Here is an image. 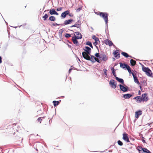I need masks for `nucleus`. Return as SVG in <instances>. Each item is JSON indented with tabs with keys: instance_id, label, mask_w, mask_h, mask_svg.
<instances>
[{
	"instance_id": "1",
	"label": "nucleus",
	"mask_w": 153,
	"mask_h": 153,
	"mask_svg": "<svg viewBox=\"0 0 153 153\" xmlns=\"http://www.w3.org/2000/svg\"><path fill=\"white\" fill-rule=\"evenodd\" d=\"M99 15L101 17L103 18V19L104 20L105 24L106 25V30H105V33L106 34L107 33V31H108V14L106 12H99Z\"/></svg>"
},
{
	"instance_id": "2",
	"label": "nucleus",
	"mask_w": 153,
	"mask_h": 153,
	"mask_svg": "<svg viewBox=\"0 0 153 153\" xmlns=\"http://www.w3.org/2000/svg\"><path fill=\"white\" fill-rule=\"evenodd\" d=\"M83 58L85 59L90 61L93 63L95 62H97L99 63H101V61L100 60L97 59L94 56L91 55V54L90 55H88L87 56H85Z\"/></svg>"
},
{
	"instance_id": "3",
	"label": "nucleus",
	"mask_w": 153,
	"mask_h": 153,
	"mask_svg": "<svg viewBox=\"0 0 153 153\" xmlns=\"http://www.w3.org/2000/svg\"><path fill=\"white\" fill-rule=\"evenodd\" d=\"M83 50L84 51L82 52V55L83 57H84L88 54L90 55L91 53V49L88 46H85V48H83Z\"/></svg>"
},
{
	"instance_id": "4",
	"label": "nucleus",
	"mask_w": 153,
	"mask_h": 153,
	"mask_svg": "<svg viewBox=\"0 0 153 153\" xmlns=\"http://www.w3.org/2000/svg\"><path fill=\"white\" fill-rule=\"evenodd\" d=\"M138 150L139 153H152L146 148L142 147L141 146H138L136 148Z\"/></svg>"
},
{
	"instance_id": "5",
	"label": "nucleus",
	"mask_w": 153,
	"mask_h": 153,
	"mask_svg": "<svg viewBox=\"0 0 153 153\" xmlns=\"http://www.w3.org/2000/svg\"><path fill=\"white\" fill-rule=\"evenodd\" d=\"M142 71L145 72L146 74L149 76L153 77V73L152 72L151 70L148 67H143Z\"/></svg>"
},
{
	"instance_id": "6",
	"label": "nucleus",
	"mask_w": 153,
	"mask_h": 153,
	"mask_svg": "<svg viewBox=\"0 0 153 153\" xmlns=\"http://www.w3.org/2000/svg\"><path fill=\"white\" fill-rule=\"evenodd\" d=\"M118 86H119L120 90L123 92H126L129 91L128 87L125 84L123 85L120 84Z\"/></svg>"
},
{
	"instance_id": "7",
	"label": "nucleus",
	"mask_w": 153,
	"mask_h": 153,
	"mask_svg": "<svg viewBox=\"0 0 153 153\" xmlns=\"http://www.w3.org/2000/svg\"><path fill=\"white\" fill-rule=\"evenodd\" d=\"M74 35V36L72 37V40L74 44L76 45H79V44L77 39H81L82 38V36H81L79 37H78V36H76L75 34Z\"/></svg>"
},
{
	"instance_id": "8",
	"label": "nucleus",
	"mask_w": 153,
	"mask_h": 153,
	"mask_svg": "<svg viewBox=\"0 0 153 153\" xmlns=\"http://www.w3.org/2000/svg\"><path fill=\"white\" fill-rule=\"evenodd\" d=\"M102 56L100 55L99 56V57H98V59L100 60L101 62L102 61L105 62L108 59V58L104 54V53H102L101 54Z\"/></svg>"
},
{
	"instance_id": "9",
	"label": "nucleus",
	"mask_w": 153,
	"mask_h": 153,
	"mask_svg": "<svg viewBox=\"0 0 153 153\" xmlns=\"http://www.w3.org/2000/svg\"><path fill=\"white\" fill-rule=\"evenodd\" d=\"M109 84L112 88L115 89L117 87V82L114 79L111 80L109 82Z\"/></svg>"
},
{
	"instance_id": "10",
	"label": "nucleus",
	"mask_w": 153,
	"mask_h": 153,
	"mask_svg": "<svg viewBox=\"0 0 153 153\" xmlns=\"http://www.w3.org/2000/svg\"><path fill=\"white\" fill-rule=\"evenodd\" d=\"M123 139L126 143H128L130 142L128 135L126 132H124L123 134Z\"/></svg>"
},
{
	"instance_id": "11",
	"label": "nucleus",
	"mask_w": 153,
	"mask_h": 153,
	"mask_svg": "<svg viewBox=\"0 0 153 153\" xmlns=\"http://www.w3.org/2000/svg\"><path fill=\"white\" fill-rule=\"evenodd\" d=\"M147 95L148 94L146 93H145L142 94L141 97H142V100L143 102H147L149 100V99Z\"/></svg>"
},
{
	"instance_id": "12",
	"label": "nucleus",
	"mask_w": 153,
	"mask_h": 153,
	"mask_svg": "<svg viewBox=\"0 0 153 153\" xmlns=\"http://www.w3.org/2000/svg\"><path fill=\"white\" fill-rule=\"evenodd\" d=\"M73 21V20L70 19L65 20L63 23L61 24V26H64L66 25L70 24Z\"/></svg>"
},
{
	"instance_id": "13",
	"label": "nucleus",
	"mask_w": 153,
	"mask_h": 153,
	"mask_svg": "<svg viewBox=\"0 0 153 153\" xmlns=\"http://www.w3.org/2000/svg\"><path fill=\"white\" fill-rule=\"evenodd\" d=\"M113 53L114 57L117 59L120 57V53L119 50H116L113 52Z\"/></svg>"
},
{
	"instance_id": "14",
	"label": "nucleus",
	"mask_w": 153,
	"mask_h": 153,
	"mask_svg": "<svg viewBox=\"0 0 153 153\" xmlns=\"http://www.w3.org/2000/svg\"><path fill=\"white\" fill-rule=\"evenodd\" d=\"M69 13V10H66L62 12L61 15V17L62 19H64L66 18L67 15Z\"/></svg>"
},
{
	"instance_id": "15",
	"label": "nucleus",
	"mask_w": 153,
	"mask_h": 153,
	"mask_svg": "<svg viewBox=\"0 0 153 153\" xmlns=\"http://www.w3.org/2000/svg\"><path fill=\"white\" fill-rule=\"evenodd\" d=\"M119 64L120 68L126 70L129 66L128 65L125 63H122L120 62Z\"/></svg>"
},
{
	"instance_id": "16",
	"label": "nucleus",
	"mask_w": 153,
	"mask_h": 153,
	"mask_svg": "<svg viewBox=\"0 0 153 153\" xmlns=\"http://www.w3.org/2000/svg\"><path fill=\"white\" fill-rule=\"evenodd\" d=\"M105 43L106 45H108L110 46H111L112 45L115 46V45H114L112 42L108 39H106L105 40Z\"/></svg>"
},
{
	"instance_id": "17",
	"label": "nucleus",
	"mask_w": 153,
	"mask_h": 153,
	"mask_svg": "<svg viewBox=\"0 0 153 153\" xmlns=\"http://www.w3.org/2000/svg\"><path fill=\"white\" fill-rule=\"evenodd\" d=\"M142 111L141 110H138L135 112V117L136 118H138L142 114Z\"/></svg>"
},
{
	"instance_id": "18",
	"label": "nucleus",
	"mask_w": 153,
	"mask_h": 153,
	"mask_svg": "<svg viewBox=\"0 0 153 153\" xmlns=\"http://www.w3.org/2000/svg\"><path fill=\"white\" fill-rule=\"evenodd\" d=\"M133 96V94L129 93H127L123 94V97L125 99H129L131 97Z\"/></svg>"
},
{
	"instance_id": "19",
	"label": "nucleus",
	"mask_w": 153,
	"mask_h": 153,
	"mask_svg": "<svg viewBox=\"0 0 153 153\" xmlns=\"http://www.w3.org/2000/svg\"><path fill=\"white\" fill-rule=\"evenodd\" d=\"M115 79L119 82L122 83V85L124 84H125L124 81L123 79L122 78H121L117 77H116Z\"/></svg>"
},
{
	"instance_id": "20",
	"label": "nucleus",
	"mask_w": 153,
	"mask_h": 153,
	"mask_svg": "<svg viewBox=\"0 0 153 153\" xmlns=\"http://www.w3.org/2000/svg\"><path fill=\"white\" fill-rule=\"evenodd\" d=\"M133 76L134 78V82L137 84L138 85H140V83L138 80L137 78L135 75L133 74Z\"/></svg>"
},
{
	"instance_id": "21",
	"label": "nucleus",
	"mask_w": 153,
	"mask_h": 153,
	"mask_svg": "<svg viewBox=\"0 0 153 153\" xmlns=\"http://www.w3.org/2000/svg\"><path fill=\"white\" fill-rule=\"evenodd\" d=\"M126 70H127L128 71L129 73L130 74H132V75L133 74H135V72H136V71H135L134 70L133 72H131L130 66H129V67H128V68Z\"/></svg>"
},
{
	"instance_id": "22",
	"label": "nucleus",
	"mask_w": 153,
	"mask_h": 153,
	"mask_svg": "<svg viewBox=\"0 0 153 153\" xmlns=\"http://www.w3.org/2000/svg\"><path fill=\"white\" fill-rule=\"evenodd\" d=\"M61 100H60L59 101L55 100L53 101V106H54V107H56L59 104L60 102H61Z\"/></svg>"
},
{
	"instance_id": "23",
	"label": "nucleus",
	"mask_w": 153,
	"mask_h": 153,
	"mask_svg": "<svg viewBox=\"0 0 153 153\" xmlns=\"http://www.w3.org/2000/svg\"><path fill=\"white\" fill-rule=\"evenodd\" d=\"M130 63L131 65L133 66L135 65L136 62L135 61L131 59L130 60Z\"/></svg>"
},
{
	"instance_id": "24",
	"label": "nucleus",
	"mask_w": 153,
	"mask_h": 153,
	"mask_svg": "<svg viewBox=\"0 0 153 153\" xmlns=\"http://www.w3.org/2000/svg\"><path fill=\"white\" fill-rule=\"evenodd\" d=\"M142 97H141V96H138L137 97V100H136V102L138 103H140L142 101Z\"/></svg>"
},
{
	"instance_id": "25",
	"label": "nucleus",
	"mask_w": 153,
	"mask_h": 153,
	"mask_svg": "<svg viewBox=\"0 0 153 153\" xmlns=\"http://www.w3.org/2000/svg\"><path fill=\"white\" fill-rule=\"evenodd\" d=\"M85 45L90 46L91 48H92V49L93 48L92 43L90 41H88L86 42L85 43Z\"/></svg>"
},
{
	"instance_id": "26",
	"label": "nucleus",
	"mask_w": 153,
	"mask_h": 153,
	"mask_svg": "<svg viewBox=\"0 0 153 153\" xmlns=\"http://www.w3.org/2000/svg\"><path fill=\"white\" fill-rule=\"evenodd\" d=\"M111 70L112 71V73L113 76L116 78V77H117V75L116 73L115 70L113 67H112L111 68Z\"/></svg>"
},
{
	"instance_id": "27",
	"label": "nucleus",
	"mask_w": 153,
	"mask_h": 153,
	"mask_svg": "<svg viewBox=\"0 0 153 153\" xmlns=\"http://www.w3.org/2000/svg\"><path fill=\"white\" fill-rule=\"evenodd\" d=\"M48 20L50 21L54 22L56 20V18L54 16H51L49 17V19Z\"/></svg>"
},
{
	"instance_id": "28",
	"label": "nucleus",
	"mask_w": 153,
	"mask_h": 153,
	"mask_svg": "<svg viewBox=\"0 0 153 153\" xmlns=\"http://www.w3.org/2000/svg\"><path fill=\"white\" fill-rule=\"evenodd\" d=\"M55 11V10L54 9H53L50 10L49 13L50 15H54V13Z\"/></svg>"
},
{
	"instance_id": "29",
	"label": "nucleus",
	"mask_w": 153,
	"mask_h": 153,
	"mask_svg": "<svg viewBox=\"0 0 153 153\" xmlns=\"http://www.w3.org/2000/svg\"><path fill=\"white\" fill-rule=\"evenodd\" d=\"M121 54L123 56L126 58H127L128 57V54L126 52L122 51Z\"/></svg>"
},
{
	"instance_id": "30",
	"label": "nucleus",
	"mask_w": 153,
	"mask_h": 153,
	"mask_svg": "<svg viewBox=\"0 0 153 153\" xmlns=\"http://www.w3.org/2000/svg\"><path fill=\"white\" fill-rule=\"evenodd\" d=\"M92 38L95 40V41H99V42H100L99 38L96 37L95 35L92 36Z\"/></svg>"
},
{
	"instance_id": "31",
	"label": "nucleus",
	"mask_w": 153,
	"mask_h": 153,
	"mask_svg": "<svg viewBox=\"0 0 153 153\" xmlns=\"http://www.w3.org/2000/svg\"><path fill=\"white\" fill-rule=\"evenodd\" d=\"M48 14L46 13L45 14V15L43 16L42 18L43 19V20L44 21H45L47 20V18H48Z\"/></svg>"
},
{
	"instance_id": "32",
	"label": "nucleus",
	"mask_w": 153,
	"mask_h": 153,
	"mask_svg": "<svg viewBox=\"0 0 153 153\" xmlns=\"http://www.w3.org/2000/svg\"><path fill=\"white\" fill-rule=\"evenodd\" d=\"M71 34L68 33H66L65 35V36L66 38H69L71 37Z\"/></svg>"
},
{
	"instance_id": "33",
	"label": "nucleus",
	"mask_w": 153,
	"mask_h": 153,
	"mask_svg": "<svg viewBox=\"0 0 153 153\" xmlns=\"http://www.w3.org/2000/svg\"><path fill=\"white\" fill-rule=\"evenodd\" d=\"M117 143L118 145L120 146H122L123 145V143L120 140H118Z\"/></svg>"
},
{
	"instance_id": "34",
	"label": "nucleus",
	"mask_w": 153,
	"mask_h": 153,
	"mask_svg": "<svg viewBox=\"0 0 153 153\" xmlns=\"http://www.w3.org/2000/svg\"><path fill=\"white\" fill-rule=\"evenodd\" d=\"M142 85L143 86H146L147 84L145 80H143L142 81Z\"/></svg>"
},
{
	"instance_id": "35",
	"label": "nucleus",
	"mask_w": 153,
	"mask_h": 153,
	"mask_svg": "<svg viewBox=\"0 0 153 153\" xmlns=\"http://www.w3.org/2000/svg\"><path fill=\"white\" fill-rule=\"evenodd\" d=\"M81 22H80V23H79L78 24H76V27L77 28H79L81 30Z\"/></svg>"
},
{
	"instance_id": "36",
	"label": "nucleus",
	"mask_w": 153,
	"mask_h": 153,
	"mask_svg": "<svg viewBox=\"0 0 153 153\" xmlns=\"http://www.w3.org/2000/svg\"><path fill=\"white\" fill-rule=\"evenodd\" d=\"M75 33L76 34V35H77V36H78V37H79L81 36H82V34L79 32L77 31L75 32Z\"/></svg>"
},
{
	"instance_id": "37",
	"label": "nucleus",
	"mask_w": 153,
	"mask_h": 153,
	"mask_svg": "<svg viewBox=\"0 0 153 153\" xmlns=\"http://www.w3.org/2000/svg\"><path fill=\"white\" fill-rule=\"evenodd\" d=\"M100 55V54L99 53H96L94 54V56L97 58H98V57H99V56Z\"/></svg>"
},
{
	"instance_id": "38",
	"label": "nucleus",
	"mask_w": 153,
	"mask_h": 153,
	"mask_svg": "<svg viewBox=\"0 0 153 153\" xmlns=\"http://www.w3.org/2000/svg\"><path fill=\"white\" fill-rule=\"evenodd\" d=\"M64 31V30L63 29L60 30L59 31V34H62V33Z\"/></svg>"
},
{
	"instance_id": "39",
	"label": "nucleus",
	"mask_w": 153,
	"mask_h": 153,
	"mask_svg": "<svg viewBox=\"0 0 153 153\" xmlns=\"http://www.w3.org/2000/svg\"><path fill=\"white\" fill-rule=\"evenodd\" d=\"M99 41H95L93 43V44L94 45L96 46H97V45L98 44V42Z\"/></svg>"
},
{
	"instance_id": "40",
	"label": "nucleus",
	"mask_w": 153,
	"mask_h": 153,
	"mask_svg": "<svg viewBox=\"0 0 153 153\" xmlns=\"http://www.w3.org/2000/svg\"><path fill=\"white\" fill-rule=\"evenodd\" d=\"M142 139L141 140L142 142L143 143H146V142L145 141V140H144V139H145V138L144 137H143V136H142Z\"/></svg>"
},
{
	"instance_id": "41",
	"label": "nucleus",
	"mask_w": 153,
	"mask_h": 153,
	"mask_svg": "<svg viewBox=\"0 0 153 153\" xmlns=\"http://www.w3.org/2000/svg\"><path fill=\"white\" fill-rule=\"evenodd\" d=\"M62 9V7H59L57 8L56 10L57 11H61Z\"/></svg>"
},
{
	"instance_id": "42",
	"label": "nucleus",
	"mask_w": 153,
	"mask_h": 153,
	"mask_svg": "<svg viewBox=\"0 0 153 153\" xmlns=\"http://www.w3.org/2000/svg\"><path fill=\"white\" fill-rule=\"evenodd\" d=\"M82 9V7H79V8H78V9H77L76 10V12H79L80 10H81Z\"/></svg>"
},
{
	"instance_id": "43",
	"label": "nucleus",
	"mask_w": 153,
	"mask_h": 153,
	"mask_svg": "<svg viewBox=\"0 0 153 153\" xmlns=\"http://www.w3.org/2000/svg\"><path fill=\"white\" fill-rule=\"evenodd\" d=\"M37 120L38 121L40 122V123H41V122L42 121V117H39L37 119Z\"/></svg>"
},
{
	"instance_id": "44",
	"label": "nucleus",
	"mask_w": 153,
	"mask_h": 153,
	"mask_svg": "<svg viewBox=\"0 0 153 153\" xmlns=\"http://www.w3.org/2000/svg\"><path fill=\"white\" fill-rule=\"evenodd\" d=\"M70 17H73V15L72 13H70V11L69 10V13L68 14Z\"/></svg>"
},
{
	"instance_id": "45",
	"label": "nucleus",
	"mask_w": 153,
	"mask_h": 153,
	"mask_svg": "<svg viewBox=\"0 0 153 153\" xmlns=\"http://www.w3.org/2000/svg\"><path fill=\"white\" fill-rule=\"evenodd\" d=\"M103 72H104V74H107V70H106V69L104 68L103 69Z\"/></svg>"
},
{
	"instance_id": "46",
	"label": "nucleus",
	"mask_w": 153,
	"mask_h": 153,
	"mask_svg": "<svg viewBox=\"0 0 153 153\" xmlns=\"http://www.w3.org/2000/svg\"><path fill=\"white\" fill-rule=\"evenodd\" d=\"M55 26L61 25V24H59L55 22Z\"/></svg>"
},
{
	"instance_id": "47",
	"label": "nucleus",
	"mask_w": 153,
	"mask_h": 153,
	"mask_svg": "<svg viewBox=\"0 0 153 153\" xmlns=\"http://www.w3.org/2000/svg\"><path fill=\"white\" fill-rule=\"evenodd\" d=\"M59 36L60 38H62V34H59Z\"/></svg>"
},
{
	"instance_id": "48",
	"label": "nucleus",
	"mask_w": 153,
	"mask_h": 153,
	"mask_svg": "<svg viewBox=\"0 0 153 153\" xmlns=\"http://www.w3.org/2000/svg\"><path fill=\"white\" fill-rule=\"evenodd\" d=\"M50 25L52 27H53V26H55V22L54 23H52V25Z\"/></svg>"
},
{
	"instance_id": "49",
	"label": "nucleus",
	"mask_w": 153,
	"mask_h": 153,
	"mask_svg": "<svg viewBox=\"0 0 153 153\" xmlns=\"http://www.w3.org/2000/svg\"><path fill=\"white\" fill-rule=\"evenodd\" d=\"M66 44L68 46V47L70 48H71V45H69V44L67 43Z\"/></svg>"
},
{
	"instance_id": "50",
	"label": "nucleus",
	"mask_w": 153,
	"mask_h": 153,
	"mask_svg": "<svg viewBox=\"0 0 153 153\" xmlns=\"http://www.w3.org/2000/svg\"><path fill=\"white\" fill-rule=\"evenodd\" d=\"M72 68H70L68 71V72L69 73H70L71 71V70H72Z\"/></svg>"
},
{
	"instance_id": "51",
	"label": "nucleus",
	"mask_w": 153,
	"mask_h": 153,
	"mask_svg": "<svg viewBox=\"0 0 153 153\" xmlns=\"http://www.w3.org/2000/svg\"><path fill=\"white\" fill-rule=\"evenodd\" d=\"M2 62V57L1 56H0V64Z\"/></svg>"
},
{
	"instance_id": "52",
	"label": "nucleus",
	"mask_w": 153,
	"mask_h": 153,
	"mask_svg": "<svg viewBox=\"0 0 153 153\" xmlns=\"http://www.w3.org/2000/svg\"><path fill=\"white\" fill-rule=\"evenodd\" d=\"M60 39L59 40L60 41H62L63 42H64L65 43V42H64V40H63L62 38H60Z\"/></svg>"
},
{
	"instance_id": "53",
	"label": "nucleus",
	"mask_w": 153,
	"mask_h": 153,
	"mask_svg": "<svg viewBox=\"0 0 153 153\" xmlns=\"http://www.w3.org/2000/svg\"><path fill=\"white\" fill-rule=\"evenodd\" d=\"M138 94L139 95H140L141 94V92L140 90L138 91Z\"/></svg>"
},
{
	"instance_id": "54",
	"label": "nucleus",
	"mask_w": 153,
	"mask_h": 153,
	"mask_svg": "<svg viewBox=\"0 0 153 153\" xmlns=\"http://www.w3.org/2000/svg\"><path fill=\"white\" fill-rule=\"evenodd\" d=\"M54 15H59V13L56 11L54 13Z\"/></svg>"
},
{
	"instance_id": "55",
	"label": "nucleus",
	"mask_w": 153,
	"mask_h": 153,
	"mask_svg": "<svg viewBox=\"0 0 153 153\" xmlns=\"http://www.w3.org/2000/svg\"><path fill=\"white\" fill-rule=\"evenodd\" d=\"M137 96L136 97H134L133 98V100H137Z\"/></svg>"
},
{
	"instance_id": "56",
	"label": "nucleus",
	"mask_w": 153,
	"mask_h": 153,
	"mask_svg": "<svg viewBox=\"0 0 153 153\" xmlns=\"http://www.w3.org/2000/svg\"><path fill=\"white\" fill-rule=\"evenodd\" d=\"M72 26H74V27H76V23L74 25H72Z\"/></svg>"
},
{
	"instance_id": "57",
	"label": "nucleus",
	"mask_w": 153,
	"mask_h": 153,
	"mask_svg": "<svg viewBox=\"0 0 153 153\" xmlns=\"http://www.w3.org/2000/svg\"><path fill=\"white\" fill-rule=\"evenodd\" d=\"M67 41L70 44H72V42H70L69 40H68Z\"/></svg>"
},
{
	"instance_id": "58",
	"label": "nucleus",
	"mask_w": 153,
	"mask_h": 153,
	"mask_svg": "<svg viewBox=\"0 0 153 153\" xmlns=\"http://www.w3.org/2000/svg\"><path fill=\"white\" fill-rule=\"evenodd\" d=\"M95 47L97 49L98 51V52H99V48H98V47L97 46H95Z\"/></svg>"
},
{
	"instance_id": "59",
	"label": "nucleus",
	"mask_w": 153,
	"mask_h": 153,
	"mask_svg": "<svg viewBox=\"0 0 153 153\" xmlns=\"http://www.w3.org/2000/svg\"><path fill=\"white\" fill-rule=\"evenodd\" d=\"M141 65L142 66V69H143V67H145L144 66V65L142 64H141Z\"/></svg>"
},
{
	"instance_id": "60",
	"label": "nucleus",
	"mask_w": 153,
	"mask_h": 153,
	"mask_svg": "<svg viewBox=\"0 0 153 153\" xmlns=\"http://www.w3.org/2000/svg\"><path fill=\"white\" fill-rule=\"evenodd\" d=\"M139 87H140V90L141 91H142V90H143V89H142V88L141 86V85H140Z\"/></svg>"
},
{
	"instance_id": "61",
	"label": "nucleus",
	"mask_w": 153,
	"mask_h": 153,
	"mask_svg": "<svg viewBox=\"0 0 153 153\" xmlns=\"http://www.w3.org/2000/svg\"><path fill=\"white\" fill-rule=\"evenodd\" d=\"M80 22H79V20H78L77 22H76V24H78V23H80Z\"/></svg>"
},
{
	"instance_id": "62",
	"label": "nucleus",
	"mask_w": 153,
	"mask_h": 153,
	"mask_svg": "<svg viewBox=\"0 0 153 153\" xmlns=\"http://www.w3.org/2000/svg\"><path fill=\"white\" fill-rule=\"evenodd\" d=\"M112 151H113V150H111H111H109V151H108V152H112Z\"/></svg>"
},
{
	"instance_id": "63",
	"label": "nucleus",
	"mask_w": 153,
	"mask_h": 153,
	"mask_svg": "<svg viewBox=\"0 0 153 153\" xmlns=\"http://www.w3.org/2000/svg\"><path fill=\"white\" fill-rule=\"evenodd\" d=\"M105 76L107 78L108 77V76H107V74H105Z\"/></svg>"
},
{
	"instance_id": "64",
	"label": "nucleus",
	"mask_w": 153,
	"mask_h": 153,
	"mask_svg": "<svg viewBox=\"0 0 153 153\" xmlns=\"http://www.w3.org/2000/svg\"><path fill=\"white\" fill-rule=\"evenodd\" d=\"M151 124V123H148L147 124V125H148L149 126H150Z\"/></svg>"
}]
</instances>
